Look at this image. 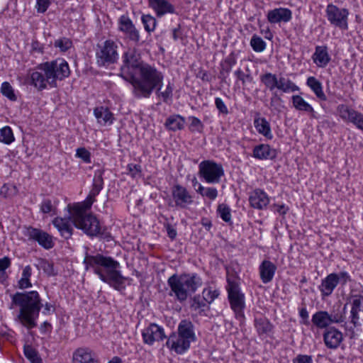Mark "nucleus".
<instances>
[{
    "instance_id": "nucleus-27",
    "label": "nucleus",
    "mask_w": 363,
    "mask_h": 363,
    "mask_svg": "<svg viewBox=\"0 0 363 363\" xmlns=\"http://www.w3.org/2000/svg\"><path fill=\"white\" fill-rule=\"evenodd\" d=\"M149 4L155 11L158 16L174 12V6L167 0H149Z\"/></svg>"
},
{
    "instance_id": "nucleus-24",
    "label": "nucleus",
    "mask_w": 363,
    "mask_h": 363,
    "mask_svg": "<svg viewBox=\"0 0 363 363\" xmlns=\"http://www.w3.org/2000/svg\"><path fill=\"white\" fill-rule=\"evenodd\" d=\"M253 156L259 160H273L277 157V151L268 145L261 144L254 147Z\"/></svg>"
},
{
    "instance_id": "nucleus-14",
    "label": "nucleus",
    "mask_w": 363,
    "mask_h": 363,
    "mask_svg": "<svg viewBox=\"0 0 363 363\" xmlns=\"http://www.w3.org/2000/svg\"><path fill=\"white\" fill-rule=\"evenodd\" d=\"M118 29L125 33L127 38L138 43L140 40L139 31L136 29L130 18L125 15H123L118 20Z\"/></svg>"
},
{
    "instance_id": "nucleus-64",
    "label": "nucleus",
    "mask_w": 363,
    "mask_h": 363,
    "mask_svg": "<svg viewBox=\"0 0 363 363\" xmlns=\"http://www.w3.org/2000/svg\"><path fill=\"white\" fill-rule=\"evenodd\" d=\"M52 202L49 199L44 200L41 204L40 209L44 213H48L52 211Z\"/></svg>"
},
{
    "instance_id": "nucleus-32",
    "label": "nucleus",
    "mask_w": 363,
    "mask_h": 363,
    "mask_svg": "<svg viewBox=\"0 0 363 363\" xmlns=\"http://www.w3.org/2000/svg\"><path fill=\"white\" fill-rule=\"evenodd\" d=\"M94 113L99 123L106 125L113 123V116L108 108L104 106L96 107L94 110Z\"/></svg>"
},
{
    "instance_id": "nucleus-35",
    "label": "nucleus",
    "mask_w": 363,
    "mask_h": 363,
    "mask_svg": "<svg viewBox=\"0 0 363 363\" xmlns=\"http://www.w3.org/2000/svg\"><path fill=\"white\" fill-rule=\"evenodd\" d=\"M254 124L259 133L268 139L272 138L269 123L264 118L255 119Z\"/></svg>"
},
{
    "instance_id": "nucleus-25",
    "label": "nucleus",
    "mask_w": 363,
    "mask_h": 363,
    "mask_svg": "<svg viewBox=\"0 0 363 363\" xmlns=\"http://www.w3.org/2000/svg\"><path fill=\"white\" fill-rule=\"evenodd\" d=\"M177 330L181 337L186 338L191 342L196 341V337L194 333V325L191 321L186 319L182 320L178 325Z\"/></svg>"
},
{
    "instance_id": "nucleus-23",
    "label": "nucleus",
    "mask_w": 363,
    "mask_h": 363,
    "mask_svg": "<svg viewBox=\"0 0 363 363\" xmlns=\"http://www.w3.org/2000/svg\"><path fill=\"white\" fill-rule=\"evenodd\" d=\"M277 267L269 260H264L259 266L260 278L264 284L270 282L275 274Z\"/></svg>"
},
{
    "instance_id": "nucleus-34",
    "label": "nucleus",
    "mask_w": 363,
    "mask_h": 363,
    "mask_svg": "<svg viewBox=\"0 0 363 363\" xmlns=\"http://www.w3.org/2000/svg\"><path fill=\"white\" fill-rule=\"evenodd\" d=\"M185 119L180 115H172L169 116L164 123L167 129L171 131H177L184 128Z\"/></svg>"
},
{
    "instance_id": "nucleus-3",
    "label": "nucleus",
    "mask_w": 363,
    "mask_h": 363,
    "mask_svg": "<svg viewBox=\"0 0 363 363\" xmlns=\"http://www.w3.org/2000/svg\"><path fill=\"white\" fill-rule=\"evenodd\" d=\"M12 303L20 307L18 318L21 324L28 329L35 328V319L42 306L38 293L35 291L16 292L12 296Z\"/></svg>"
},
{
    "instance_id": "nucleus-21",
    "label": "nucleus",
    "mask_w": 363,
    "mask_h": 363,
    "mask_svg": "<svg viewBox=\"0 0 363 363\" xmlns=\"http://www.w3.org/2000/svg\"><path fill=\"white\" fill-rule=\"evenodd\" d=\"M249 201L252 208L262 210L269 204V199L264 191L257 189L252 192Z\"/></svg>"
},
{
    "instance_id": "nucleus-60",
    "label": "nucleus",
    "mask_w": 363,
    "mask_h": 363,
    "mask_svg": "<svg viewBox=\"0 0 363 363\" xmlns=\"http://www.w3.org/2000/svg\"><path fill=\"white\" fill-rule=\"evenodd\" d=\"M293 363H313V359L310 355L298 354L293 359Z\"/></svg>"
},
{
    "instance_id": "nucleus-9",
    "label": "nucleus",
    "mask_w": 363,
    "mask_h": 363,
    "mask_svg": "<svg viewBox=\"0 0 363 363\" xmlns=\"http://www.w3.org/2000/svg\"><path fill=\"white\" fill-rule=\"evenodd\" d=\"M199 174L207 183H219L220 178L224 175V170L220 164L212 160L202 161L199 165Z\"/></svg>"
},
{
    "instance_id": "nucleus-10",
    "label": "nucleus",
    "mask_w": 363,
    "mask_h": 363,
    "mask_svg": "<svg viewBox=\"0 0 363 363\" xmlns=\"http://www.w3.org/2000/svg\"><path fill=\"white\" fill-rule=\"evenodd\" d=\"M325 13L327 19L331 25L341 30L348 29L349 11L347 9L339 8L333 4H330L326 7Z\"/></svg>"
},
{
    "instance_id": "nucleus-54",
    "label": "nucleus",
    "mask_w": 363,
    "mask_h": 363,
    "mask_svg": "<svg viewBox=\"0 0 363 363\" xmlns=\"http://www.w3.org/2000/svg\"><path fill=\"white\" fill-rule=\"evenodd\" d=\"M191 121L189 129L191 132L202 133L203 129V125L201 121L195 116H191L189 118Z\"/></svg>"
},
{
    "instance_id": "nucleus-4",
    "label": "nucleus",
    "mask_w": 363,
    "mask_h": 363,
    "mask_svg": "<svg viewBox=\"0 0 363 363\" xmlns=\"http://www.w3.org/2000/svg\"><path fill=\"white\" fill-rule=\"evenodd\" d=\"M167 284L171 289L169 294H174L179 302H184L196 292L202 281L196 274H174L169 277Z\"/></svg>"
},
{
    "instance_id": "nucleus-59",
    "label": "nucleus",
    "mask_w": 363,
    "mask_h": 363,
    "mask_svg": "<svg viewBox=\"0 0 363 363\" xmlns=\"http://www.w3.org/2000/svg\"><path fill=\"white\" fill-rule=\"evenodd\" d=\"M128 169L133 177H137L140 176L141 166L135 164H129L128 165Z\"/></svg>"
},
{
    "instance_id": "nucleus-33",
    "label": "nucleus",
    "mask_w": 363,
    "mask_h": 363,
    "mask_svg": "<svg viewBox=\"0 0 363 363\" xmlns=\"http://www.w3.org/2000/svg\"><path fill=\"white\" fill-rule=\"evenodd\" d=\"M329 313L325 311H320L314 313L311 321L318 328H328L330 325Z\"/></svg>"
},
{
    "instance_id": "nucleus-2",
    "label": "nucleus",
    "mask_w": 363,
    "mask_h": 363,
    "mask_svg": "<svg viewBox=\"0 0 363 363\" xmlns=\"http://www.w3.org/2000/svg\"><path fill=\"white\" fill-rule=\"evenodd\" d=\"M163 79L160 71L147 64L140 67L128 82L133 86V94L136 98H149L158 86L163 84Z\"/></svg>"
},
{
    "instance_id": "nucleus-13",
    "label": "nucleus",
    "mask_w": 363,
    "mask_h": 363,
    "mask_svg": "<svg viewBox=\"0 0 363 363\" xmlns=\"http://www.w3.org/2000/svg\"><path fill=\"white\" fill-rule=\"evenodd\" d=\"M143 342L148 345H152L155 342L162 341L166 338L162 327L156 323H150L142 332Z\"/></svg>"
},
{
    "instance_id": "nucleus-39",
    "label": "nucleus",
    "mask_w": 363,
    "mask_h": 363,
    "mask_svg": "<svg viewBox=\"0 0 363 363\" xmlns=\"http://www.w3.org/2000/svg\"><path fill=\"white\" fill-rule=\"evenodd\" d=\"M260 81L271 91L277 89L278 77L275 74L271 72L263 74L260 76Z\"/></svg>"
},
{
    "instance_id": "nucleus-31",
    "label": "nucleus",
    "mask_w": 363,
    "mask_h": 363,
    "mask_svg": "<svg viewBox=\"0 0 363 363\" xmlns=\"http://www.w3.org/2000/svg\"><path fill=\"white\" fill-rule=\"evenodd\" d=\"M292 103L296 110L308 113L311 118H316L313 108L302 96L299 95L293 96Z\"/></svg>"
},
{
    "instance_id": "nucleus-18",
    "label": "nucleus",
    "mask_w": 363,
    "mask_h": 363,
    "mask_svg": "<svg viewBox=\"0 0 363 363\" xmlns=\"http://www.w3.org/2000/svg\"><path fill=\"white\" fill-rule=\"evenodd\" d=\"M325 346L332 350L337 349L343 340L342 333L335 327H329L323 333Z\"/></svg>"
},
{
    "instance_id": "nucleus-26",
    "label": "nucleus",
    "mask_w": 363,
    "mask_h": 363,
    "mask_svg": "<svg viewBox=\"0 0 363 363\" xmlns=\"http://www.w3.org/2000/svg\"><path fill=\"white\" fill-rule=\"evenodd\" d=\"M352 301V308L350 311L351 323L354 327L357 326L359 320V313H363V296H353Z\"/></svg>"
},
{
    "instance_id": "nucleus-17",
    "label": "nucleus",
    "mask_w": 363,
    "mask_h": 363,
    "mask_svg": "<svg viewBox=\"0 0 363 363\" xmlns=\"http://www.w3.org/2000/svg\"><path fill=\"white\" fill-rule=\"evenodd\" d=\"M191 342H192L189 340L181 337L179 334L172 333L169 337L166 345L176 353L183 354L190 347Z\"/></svg>"
},
{
    "instance_id": "nucleus-47",
    "label": "nucleus",
    "mask_w": 363,
    "mask_h": 363,
    "mask_svg": "<svg viewBox=\"0 0 363 363\" xmlns=\"http://www.w3.org/2000/svg\"><path fill=\"white\" fill-rule=\"evenodd\" d=\"M14 140V137L11 128L5 126L0 129V141L5 144H10Z\"/></svg>"
},
{
    "instance_id": "nucleus-61",
    "label": "nucleus",
    "mask_w": 363,
    "mask_h": 363,
    "mask_svg": "<svg viewBox=\"0 0 363 363\" xmlns=\"http://www.w3.org/2000/svg\"><path fill=\"white\" fill-rule=\"evenodd\" d=\"M50 5L49 0H37V11L39 13H44L47 11L48 6Z\"/></svg>"
},
{
    "instance_id": "nucleus-42",
    "label": "nucleus",
    "mask_w": 363,
    "mask_h": 363,
    "mask_svg": "<svg viewBox=\"0 0 363 363\" xmlns=\"http://www.w3.org/2000/svg\"><path fill=\"white\" fill-rule=\"evenodd\" d=\"M32 274V269L30 265H27L24 267L22 272V277L18 281V287L21 289L30 288L32 286V284L30 281V277Z\"/></svg>"
},
{
    "instance_id": "nucleus-11",
    "label": "nucleus",
    "mask_w": 363,
    "mask_h": 363,
    "mask_svg": "<svg viewBox=\"0 0 363 363\" xmlns=\"http://www.w3.org/2000/svg\"><path fill=\"white\" fill-rule=\"evenodd\" d=\"M117 45L111 40H106L103 45L99 46L96 51L97 63L99 66H106L115 63L118 57Z\"/></svg>"
},
{
    "instance_id": "nucleus-37",
    "label": "nucleus",
    "mask_w": 363,
    "mask_h": 363,
    "mask_svg": "<svg viewBox=\"0 0 363 363\" xmlns=\"http://www.w3.org/2000/svg\"><path fill=\"white\" fill-rule=\"evenodd\" d=\"M235 57L231 55L226 57L220 64L221 69L220 71V78H221L223 81H225L232 69V67L235 65Z\"/></svg>"
},
{
    "instance_id": "nucleus-49",
    "label": "nucleus",
    "mask_w": 363,
    "mask_h": 363,
    "mask_svg": "<svg viewBox=\"0 0 363 363\" xmlns=\"http://www.w3.org/2000/svg\"><path fill=\"white\" fill-rule=\"evenodd\" d=\"M220 218L226 223H231L230 208L225 203L219 204L217 209Z\"/></svg>"
},
{
    "instance_id": "nucleus-30",
    "label": "nucleus",
    "mask_w": 363,
    "mask_h": 363,
    "mask_svg": "<svg viewBox=\"0 0 363 363\" xmlns=\"http://www.w3.org/2000/svg\"><path fill=\"white\" fill-rule=\"evenodd\" d=\"M313 60L318 67H325L330 60L327 47L317 46L313 55Z\"/></svg>"
},
{
    "instance_id": "nucleus-19",
    "label": "nucleus",
    "mask_w": 363,
    "mask_h": 363,
    "mask_svg": "<svg viewBox=\"0 0 363 363\" xmlns=\"http://www.w3.org/2000/svg\"><path fill=\"white\" fill-rule=\"evenodd\" d=\"M68 208H69V212L71 213L72 211H71L69 206H68ZM52 223L60 232L62 237L66 240L71 238L74 230L71 215L69 216V218H62L59 217L55 218L53 220Z\"/></svg>"
},
{
    "instance_id": "nucleus-44",
    "label": "nucleus",
    "mask_w": 363,
    "mask_h": 363,
    "mask_svg": "<svg viewBox=\"0 0 363 363\" xmlns=\"http://www.w3.org/2000/svg\"><path fill=\"white\" fill-rule=\"evenodd\" d=\"M23 350L26 357L31 363H43V360L39 356L38 352L32 346L26 345L24 346Z\"/></svg>"
},
{
    "instance_id": "nucleus-16",
    "label": "nucleus",
    "mask_w": 363,
    "mask_h": 363,
    "mask_svg": "<svg viewBox=\"0 0 363 363\" xmlns=\"http://www.w3.org/2000/svg\"><path fill=\"white\" fill-rule=\"evenodd\" d=\"M104 174V170L99 169L95 171L94 179H93V185L92 189H91L88 196L86 200L83 203H80V204L86 206V208H91V205L95 201V197L99 194L101 190L103 189L104 186V180L102 175Z\"/></svg>"
},
{
    "instance_id": "nucleus-36",
    "label": "nucleus",
    "mask_w": 363,
    "mask_h": 363,
    "mask_svg": "<svg viewBox=\"0 0 363 363\" xmlns=\"http://www.w3.org/2000/svg\"><path fill=\"white\" fill-rule=\"evenodd\" d=\"M307 85L313 90L315 96L322 101H326L327 98L323 91L321 83L314 77H309L306 82Z\"/></svg>"
},
{
    "instance_id": "nucleus-29",
    "label": "nucleus",
    "mask_w": 363,
    "mask_h": 363,
    "mask_svg": "<svg viewBox=\"0 0 363 363\" xmlns=\"http://www.w3.org/2000/svg\"><path fill=\"white\" fill-rule=\"evenodd\" d=\"M48 74H45L41 70L38 69L30 74V84L34 86L38 90L42 91L46 89L47 85H49V81L48 80Z\"/></svg>"
},
{
    "instance_id": "nucleus-20",
    "label": "nucleus",
    "mask_w": 363,
    "mask_h": 363,
    "mask_svg": "<svg viewBox=\"0 0 363 363\" xmlns=\"http://www.w3.org/2000/svg\"><path fill=\"white\" fill-rule=\"evenodd\" d=\"M267 20L270 23H287L292 18V12L287 8H277L268 11Z\"/></svg>"
},
{
    "instance_id": "nucleus-50",
    "label": "nucleus",
    "mask_w": 363,
    "mask_h": 363,
    "mask_svg": "<svg viewBox=\"0 0 363 363\" xmlns=\"http://www.w3.org/2000/svg\"><path fill=\"white\" fill-rule=\"evenodd\" d=\"M250 45L255 52H262L266 48V43L262 38L254 35L250 40Z\"/></svg>"
},
{
    "instance_id": "nucleus-12",
    "label": "nucleus",
    "mask_w": 363,
    "mask_h": 363,
    "mask_svg": "<svg viewBox=\"0 0 363 363\" xmlns=\"http://www.w3.org/2000/svg\"><path fill=\"white\" fill-rule=\"evenodd\" d=\"M23 234L28 240L36 241L45 249H50L54 246L52 238L48 233L31 226L25 227Z\"/></svg>"
},
{
    "instance_id": "nucleus-8",
    "label": "nucleus",
    "mask_w": 363,
    "mask_h": 363,
    "mask_svg": "<svg viewBox=\"0 0 363 363\" xmlns=\"http://www.w3.org/2000/svg\"><path fill=\"white\" fill-rule=\"evenodd\" d=\"M123 58V65L121 67L120 75L126 81L138 72L140 67L147 64L141 60L140 55L134 49L125 52Z\"/></svg>"
},
{
    "instance_id": "nucleus-52",
    "label": "nucleus",
    "mask_w": 363,
    "mask_h": 363,
    "mask_svg": "<svg viewBox=\"0 0 363 363\" xmlns=\"http://www.w3.org/2000/svg\"><path fill=\"white\" fill-rule=\"evenodd\" d=\"M54 45L58 48L60 51L66 52L72 46V42L67 38H62L55 41Z\"/></svg>"
},
{
    "instance_id": "nucleus-40",
    "label": "nucleus",
    "mask_w": 363,
    "mask_h": 363,
    "mask_svg": "<svg viewBox=\"0 0 363 363\" xmlns=\"http://www.w3.org/2000/svg\"><path fill=\"white\" fill-rule=\"evenodd\" d=\"M162 85H160L155 89L156 90L155 94L158 98L162 99L164 103H168L169 101L172 100L173 96V84L168 82L164 91L162 90Z\"/></svg>"
},
{
    "instance_id": "nucleus-48",
    "label": "nucleus",
    "mask_w": 363,
    "mask_h": 363,
    "mask_svg": "<svg viewBox=\"0 0 363 363\" xmlns=\"http://www.w3.org/2000/svg\"><path fill=\"white\" fill-rule=\"evenodd\" d=\"M141 20L146 31L148 33L154 31L157 24V21L153 16L149 14L143 15Z\"/></svg>"
},
{
    "instance_id": "nucleus-63",
    "label": "nucleus",
    "mask_w": 363,
    "mask_h": 363,
    "mask_svg": "<svg viewBox=\"0 0 363 363\" xmlns=\"http://www.w3.org/2000/svg\"><path fill=\"white\" fill-rule=\"evenodd\" d=\"M337 283L340 282L342 285H345L347 281L350 280V276L345 272H341L339 274H336Z\"/></svg>"
},
{
    "instance_id": "nucleus-46",
    "label": "nucleus",
    "mask_w": 363,
    "mask_h": 363,
    "mask_svg": "<svg viewBox=\"0 0 363 363\" xmlns=\"http://www.w3.org/2000/svg\"><path fill=\"white\" fill-rule=\"evenodd\" d=\"M196 191L203 196H206L211 200H214L218 196V191L216 188L208 187L205 188L201 184H199V187Z\"/></svg>"
},
{
    "instance_id": "nucleus-38",
    "label": "nucleus",
    "mask_w": 363,
    "mask_h": 363,
    "mask_svg": "<svg viewBox=\"0 0 363 363\" xmlns=\"http://www.w3.org/2000/svg\"><path fill=\"white\" fill-rule=\"evenodd\" d=\"M277 89L284 92H294L298 91L299 88L292 81L284 77L278 78Z\"/></svg>"
},
{
    "instance_id": "nucleus-28",
    "label": "nucleus",
    "mask_w": 363,
    "mask_h": 363,
    "mask_svg": "<svg viewBox=\"0 0 363 363\" xmlns=\"http://www.w3.org/2000/svg\"><path fill=\"white\" fill-rule=\"evenodd\" d=\"M337 285L336 273H332L322 280L319 289L323 296H328L333 293Z\"/></svg>"
},
{
    "instance_id": "nucleus-55",
    "label": "nucleus",
    "mask_w": 363,
    "mask_h": 363,
    "mask_svg": "<svg viewBox=\"0 0 363 363\" xmlns=\"http://www.w3.org/2000/svg\"><path fill=\"white\" fill-rule=\"evenodd\" d=\"M203 298L208 303L213 302L219 295L217 290H211L210 289H205L202 292Z\"/></svg>"
},
{
    "instance_id": "nucleus-56",
    "label": "nucleus",
    "mask_w": 363,
    "mask_h": 363,
    "mask_svg": "<svg viewBox=\"0 0 363 363\" xmlns=\"http://www.w3.org/2000/svg\"><path fill=\"white\" fill-rule=\"evenodd\" d=\"M350 123H352L357 128L363 131V114L357 111Z\"/></svg>"
},
{
    "instance_id": "nucleus-41",
    "label": "nucleus",
    "mask_w": 363,
    "mask_h": 363,
    "mask_svg": "<svg viewBox=\"0 0 363 363\" xmlns=\"http://www.w3.org/2000/svg\"><path fill=\"white\" fill-rule=\"evenodd\" d=\"M255 326L259 335L267 334L272 329V325L265 318H256L255 320Z\"/></svg>"
},
{
    "instance_id": "nucleus-45",
    "label": "nucleus",
    "mask_w": 363,
    "mask_h": 363,
    "mask_svg": "<svg viewBox=\"0 0 363 363\" xmlns=\"http://www.w3.org/2000/svg\"><path fill=\"white\" fill-rule=\"evenodd\" d=\"M35 267L38 269H43V272L49 277L55 276L56 273L54 270L53 264L45 259H39Z\"/></svg>"
},
{
    "instance_id": "nucleus-58",
    "label": "nucleus",
    "mask_w": 363,
    "mask_h": 363,
    "mask_svg": "<svg viewBox=\"0 0 363 363\" xmlns=\"http://www.w3.org/2000/svg\"><path fill=\"white\" fill-rule=\"evenodd\" d=\"M76 156L81 158L85 162H90V152L84 147H79L77 150Z\"/></svg>"
},
{
    "instance_id": "nucleus-1",
    "label": "nucleus",
    "mask_w": 363,
    "mask_h": 363,
    "mask_svg": "<svg viewBox=\"0 0 363 363\" xmlns=\"http://www.w3.org/2000/svg\"><path fill=\"white\" fill-rule=\"evenodd\" d=\"M83 263L86 271L93 268L94 272L102 281L108 284L116 290L121 291L125 289V278L118 270L120 264L112 257L101 254L90 255L86 252Z\"/></svg>"
},
{
    "instance_id": "nucleus-57",
    "label": "nucleus",
    "mask_w": 363,
    "mask_h": 363,
    "mask_svg": "<svg viewBox=\"0 0 363 363\" xmlns=\"http://www.w3.org/2000/svg\"><path fill=\"white\" fill-rule=\"evenodd\" d=\"M235 75L237 77L238 80L242 82L243 85L247 81L252 82V77L250 74H245L240 68L235 72Z\"/></svg>"
},
{
    "instance_id": "nucleus-15",
    "label": "nucleus",
    "mask_w": 363,
    "mask_h": 363,
    "mask_svg": "<svg viewBox=\"0 0 363 363\" xmlns=\"http://www.w3.org/2000/svg\"><path fill=\"white\" fill-rule=\"evenodd\" d=\"M172 194L176 206L181 208H186L188 205L193 203L192 196L187 189L179 184L172 188Z\"/></svg>"
},
{
    "instance_id": "nucleus-22",
    "label": "nucleus",
    "mask_w": 363,
    "mask_h": 363,
    "mask_svg": "<svg viewBox=\"0 0 363 363\" xmlns=\"http://www.w3.org/2000/svg\"><path fill=\"white\" fill-rule=\"evenodd\" d=\"M73 363H98L90 349L80 347L77 349L72 357Z\"/></svg>"
},
{
    "instance_id": "nucleus-51",
    "label": "nucleus",
    "mask_w": 363,
    "mask_h": 363,
    "mask_svg": "<svg viewBox=\"0 0 363 363\" xmlns=\"http://www.w3.org/2000/svg\"><path fill=\"white\" fill-rule=\"evenodd\" d=\"M1 92L4 96L7 97L11 101L16 100V96L14 94L13 89L11 84L7 82L2 83Z\"/></svg>"
},
{
    "instance_id": "nucleus-43",
    "label": "nucleus",
    "mask_w": 363,
    "mask_h": 363,
    "mask_svg": "<svg viewBox=\"0 0 363 363\" xmlns=\"http://www.w3.org/2000/svg\"><path fill=\"white\" fill-rule=\"evenodd\" d=\"M337 111L340 117L346 122H350L352 118L357 112L356 110L345 104H340L337 108Z\"/></svg>"
},
{
    "instance_id": "nucleus-5",
    "label": "nucleus",
    "mask_w": 363,
    "mask_h": 363,
    "mask_svg": "<svg viewBox=\"0 0 363 363\" xmlns=\"http://www.w3.org/2000/svg\"><path fill=\"white\" fill-rule=\"evenodd\" d=\"M89 208L85 205L75 204L71 213L72 222L76 228L83 230L87 235L96 236L100 233L99 222L94 216L87 213Z\"/></svg>"
},
{
    "instance_id": "nucleus-6",
    "label": "nucleus",
    "mask_w": 363,
    "mask_h": 363,
    "mask_svg": "<svg viewBox=\"0 0 363 363\" xmlns=\"http://www.w3.org/2000/svg\"><path fill=\"white\" fill-rule=\"evenodd\" d=\"M37 69L48 75L49 86L52 88L57 87V80H62L70 74L68 63L62 58L41 63L37 66Z\"/></svg>"
},
{
    "instance_id": "nucleus-7",
    "label": "nucleus",
    "mask_w": 363,
    "mask_h": 363,
    "mask_svg": "<svg viewBox=\"0 0 363 363\" xmlns=\"http://www.w3.org/2000/svg\"><path fill=\"white\" fill-rule=\"evenodd\" d=\"M227 282L226 289L230 308L237 318L243 319L245 317L243 311L245 307V295L240 291L238 279L228 276Z\"/></svg>"
},
{
    "instance_id": "nucleus-62",
    "label": "nucleus",
    "mask_w": 363,
    "mask_h": 363,
    "mask_svg": "<svg viewBox=\"0 0 363 363\" xmlns=\"http://www.w3.org/2000/svg\"><path fill=\"white\" fill-rule=\"evenodd\" d=\"M215 104L218 111L224 114L228 113V108L220 98H216Z\"/></svg>"
},
{
    "instance_id": "nucleus-53",
    "label": "nucleus",
    "mask_w": 363,
    "mask_h": 363,
    "mask_svg": "<svg viewBox=\"0 0 363 363\" xmlns=\"http://www.w3.org/2000/svg\"><path fill=\"white\" fill-rule=\"evenodd\" d=\"M346 308V305H345L343 311H345ZM330 316V325L333 323H340L344 322L345 317V311H333L330 313H329Z\"/></svg>"
}]
</instances>
